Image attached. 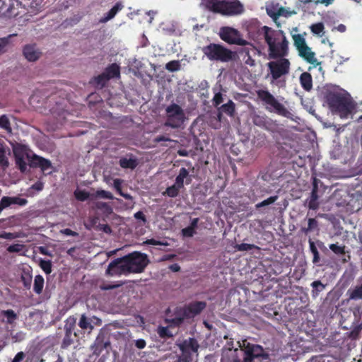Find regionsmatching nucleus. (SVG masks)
<instances>
[{
	"label": "nucleus",
	"mask_w": 362,
	"mask_h": 362,
	"mask_svg": "<svg viewBox=\"0 0 362 362\" xmlns=\"http://www.w3.org/2000/svg\"><path fill=\"white\" fill-rule=\"evenodd\" d=\"M260 33L263 35L268 46V54L270 59H276L288 55L289 42L284 31L264 25L261 28Z\"/></svg>",
	"instance_id": "nucleus-1"
},
{
	"label": "nucleus",
	"mask_w": 362,
	"mask_h": 362,
	"mask_svg": "<svg viewBox=\"0 0 362 362\" xmlns=\"http://www.w3.org/2000/svg\"><path fill=\"white\" fill-rule=\"evenodd\" d=\"M202 53L210 61L228 63L235 61L237 53L220 43H210L202 48Z\"/></svg>",
	"instance_id": "nucleus-2"
},
{
	"label": "nucleus",
	"mask_w": 362,
	"mask_h": 362,
	"mask_svg": "<svg viewBox=\"0 0 362 362\" xmlns=\"http://www.w3.org/2000/svg\"><path fill=\"white\" fill-rule=\"evenodd\" d=\"M13 153L15 158H27L30 167L40 168L43 173H47L52 168V163L49 160L35 153L30 155V151L25 145L17 144L13 148Z\"/></svg>",
	"instance_id": "nucleus-3"
},
{
	"label": "nucleus",
	"mask_w": 362,
	"mask_h": 362,
	"mask_svg": "<svg viewBox=\"0 0 362 362\" xmlns=\"http://www.w3.org/2000/svg\"><path fill=\"white\" fill-rule=\"evenodd\" d=\"M325 100L331 110L338 112L341 117H346L351 114L353 108L351 102L341 93L327 91L325 94Z\"/></svg>",
	"instance_id": "nucleus-4"
},
{
	"label": "nucleus",
	"mask_w": 362,
	"mask_h": 362,
	"mask_svg": "<svg viewBox=\"0 0 362 362\" xmlns=\"http://www.w3.org/2000/svg\"><path fill=\"white\" fill-rule=\"evenodd\" d=\"M206 306L204 301H194L176 312L175 317L166 318L165 322L173 327H178L182 324L185 318H191L199 315Z\"/></svg>",
	"instance_id": "nucleus-5"
},
{
	"label": "nucleus",
	"mask_w": 362,
	"mask_h": 362,
	"mask_svg": "<svg viewBox=\"0 0 362 362\" xmlns=\"http://www.w3.org/2000/svg\"><path fill=\"white\" fill-rule=\"evenodd\" d=\"M238 344L241 352L244 353L243 362H262L269 358V354L259 344H251L246 340L242 344L238 341Z\"/></svg>",
	"instance_id": "nucleus-6"
},
{
	"label": "nucleus",
	"mask_w": 362,
	"mask_h": 362,
	"mask_svg": "<svg viewBox=\"0 0 362 362\" xmlns=\"http://www.w3.org/2000/svg\"><path fill=\"white\" fill-rule=\"evenodd\" d=\"M186 116L184 110L176 103H171L165 108V126L173 129L180 128L185 122Z\"/></svg>",
	"instance_id": "nucleus-7"
},
{
	"label": "nucleus",
	"mask_w": 362,
	"mask_h": 362,
	"mask_svg": "<svg viewBox=\"0 0 362 362\" xmlns=\"http://www.w3.org/2000/svg\"><path fill=\"white\" fill-rule=\"evenodd\" d=\"M176 345L180 350L177 362H192L193 356L198 354L199 344L197 340L193 337H189L188 339L177 341Z\"/></svg>",
	"instance_id": "nucleus-8"
},
{
	"label": "nucleus",
	"mask_w": 362,
	"mask_h": 362,
	"mask_svg": "<svg viewBox=\"0 0 362 362\" xmlns=\"http://www.w3.org/2000/svg\"><path fill=\"white\" fill-rule=\"evenodd\" d=\"M258 98L267 105V110L269 112H275L276 114L287 117L288 110L280 103L277 99L268 90H259L257 92Z\"/></svg>",
	"instance_id": "nucleus-9"
},
{
	"label": "nucleus",
	"mask_w": 362,
	"mask_h": 362,
	"mask_svg": "<svg viewBox=\"0 0 362 362\" xmlns=\"http://www.w3.org/2000/svg\"><path fill=\"white\" fill-rule=\"evenodd\" d=\"M129 273L142 272L148 263L147 255L138 252L124 256Z\"/></svg>",
	"instance_id": "nucleus-10"
},
{
	"label": "nucleus",
	"mask_w": 362,
	"mask_h": 362,
	"mask_svg": "<svg viewBox=\"0 0 362 362\" xmlns=\"http://www.w3.org/2000/svg\"><path fill=\"white\" fill-rule=\"evenodd\" d=\"M279 60L272 61L267 64L272 81H276L282 76L289 73L291 63L286 57L279 58Z\"/></svg>",
	"instance_id": "nucleus-11"
},
{
	"label": "nucleus",
	"mask_w": 362,
	"mask_h": 362,
	"mask_svg": "<svg viewBox=\"0 0 362 362\" xmlns=\"http://www.w3.org/2000/svg\"><path fill=\"white\" fill-rule=\"evenodd\" d=\"M219 37L222 40L230 45H246V41L240 37L238 30L231 27L221 28Z\"/></svg>",
	"instance_id": "nucleus-12"
},
{
	"label": "nucleus",
	"mask_w": 362,
	"mask_h": 362,
	"mask_svg": "<svg viewBox=\"0 0 362 362\" xmlns=\"http://www.w3.org/2000/svg\"><path fill=\"white\" fill-rule=\"evenodd\" d=\"M240 354L241 348H235L233 340L230 339L223 349L221 362H240Z\"/></svg>",
	"instance_id": "nucleus-13"
},
{
	"label": "nucleus",
	"mask_w": 362,
	"mask_h": 362,
	"mask_svg": "<svg viewBox=\"0 0 362 362\" xmlns=\"http://www.w3.org/2000/svg\"><path fill=\"white\" fill-rule=\"evenodd\" d=\"M129 274L124 257L112 260L108 265L105 274L110 276Z\"/></svg>",
	"instance_id": "nucleus-14"
},
{
	"label": "nucleus",
	"mask_w": 362,
	"mask_h": 362,
	"mask_svg": "<svg viewBox=\"0 0 362 362\" xmlns=\"http://www.w3.org/2000/svg\"><path fill=\"white\" fill-rule=\"evenodd\" d=\"M244 11V6L238 0L232 1H225L223 15L235 16L240 15Z\"/></svg>",
	"instance_id": "nucleus-15"
},
{
	"label": "nucleus",
	"mask_w": 362,
	"mask_h": 362,
	"mask_svg": "<svg viewBox=\"0 0 362 362\" xmlns=\"http://www.w3.org/2000/svg\"><path fill=\"white\" fill-rule=\"evenodd\" d=\"M23 54L29 62H36L42 55V52L36 47L35 45H25L23 49Z\"/></svg>",
	"instance_id": "nucleus-16"
},
{
	"label": "nucleus",
	"mask_w": 362,
	"mask_h": 362,
	"mask_svg": "<svg viewBox=\"0 0 362 362\" xmlns=\"http://www.w3.org/2000/svg\"><path fill=\"white\" fill-rule=\"evenodd\" d=\"M318 187L317 180L315 178L313 185L312 192L310 196L308 199V206L310 209L316 210L319 208L318 202Z\"/></svg>",
	"instance_id": "nucleus-17"
},
{
	"label": "nucleus",
	"mask_w": 362,
	"mask_h": 362,
	"mask_svg": "<svg viewBox=\"0 0 362 362\" xmlns=\"http://www.w3.org/2000/svg\"><path fill=\"white\" fill-rule=\"evenodd\" d=\"M298 54L299 56L303 58L307 62L313 65L319 64L317 59L315 58V52H313L308 45L298 50Z\"/></svg>",
	"instance_id": "nucleus-18"
},
{
	"label": "nucleus",
	"mask_w": 362,
	"mask_h": 362,
	"mask_svg": "<svg viewBox=\"0 0 362 362\" xmlns=\"http://www.w3.org/2000/svg\"><path fill=\"white\" fill-rule=\"evenodd\" d=\"M110 346V341H104L103 337H98L92 346L93 354L99 356L102 351Z\"/></svg>",
	"instance_id": "nucleus-19"
},
{
	"label": "nucleus",
	"mask_w": 362,
	"mask_h": 362,
	"mask_svg": "<svg viewBox=\"0 0 362 362\" xmlns=\"http://www.w3.org/2000/svg\"><path fill=\"white\" fill-rule=\"evenodd\" d=\"M225 1L221 0H207L206 7L214 13H221L223 15Z\"/></svg>",
	"instance_id": "nucleus-20"
},
{
	"label": "nucleus",
	"mask_w": 362,
	"mask_h": 362,
	"mask_svg": "<svg viewBox=\"0 0 362 362\" xmlns=\"http://www.w3.org/2000/svg\"><path fill=\"white\" fill-rule=\"evenodd\" d=\"M185 179L186 185H189L192 182V178L189 176V171L185 168H181L179 171L178 175L175 178V182L184 187V180Z\"/></svg>",
	"instance_id": "nucleus-21"
},
{
	"label": "nucleus",
	"mask_w": 362,
	"mask_h": 362,
	"mask_svg": "<svg viewBox=\"0 0 362 362\" xmlns=\"http://www.w3.org/2000/svg\"><path fill=\"white\" fill-rule=\"evenodd\" d=\"M299 79L300 83L305 90L310 91L313 88V78L310 73H302Z\"/></svg>",
	"instance_id": "nucleus-22"
},
{
	"label": "nucleus",
	"mask_w": 362,
	"mask_h": 362,
	"mask_svg": "<svg viewBox=\"0 0 362 362\" xmlns=\"http://www.w3.org/2000/svg\"><path fill=\"white\" fill-rule=\"evenodd\" d=\"M123 8L120 2H117L115 5L100 20V23H106L113 18L115 15Z\"/></svg>",
	"instance_id": "nucleus-23"
},
{
	"label": "nucleus",
	"mask_w": 362,
	"mask_h": 362,
	"mask_svg": "<svg viewBox=\"0 0 362 362\" xmlns=\"http://www.w3.org/2000/svg\"><path fill=\"white\" fill-rule=\"evenodd\" d=\"M217 110H221V112H223L229 117H234L235 113V104L233 100H229L226 103L218 107Z\"/></svg>",
	"instance_id": "nucleus-24"
},
{
	"label": "nucleus",
	"mask_w": 362,
	"mask_h": 362,
	"mask_svg": "<svg viewBox=\"0 0 362 362\" xmlns=\"http://www.w3.org/2000/svg\"><path fill=\"white\" fill-rule=\"evenodd\" d=\"M104 73L110 79L117 78L120 76V67L115 63L111 64L105 69Z\"/></svg>",
	"instance_id": "nucleus-25"
},
{
	"label": "nucleus",
	"mask_w": 362,
	"mask_h": 362,
	"mask_svg": "<svg viewBox=\"0 0 362 362\" xmlns=\"http://www.w3.org/2000/svg\"><path fill=\"white\" fill-rule=\"evenodd\" d=\"M349 300H358L362 299V284L356 286L354 288H350L347 291Z\"/></svg>",
	"instance_id": "nucleus-26"
},
{
	"label": "nucleus",
	"mask_w": 362,
	"mask_h": 362,
	"mask_svg": "<svg viewBox=\"0 0 362 362\" xmlns=\"http://www.w3.org/2000/svg\"><path fill=\"white\" fill-rule=\"evenodd\" d=\"M308 243H309L310 251L313 255L312 262L314 264H317L320 261V253L318 252V248H317L315 243L311 238H309Z\"/></svg>",
	"instance_id": "nucleus-27"
},
{
	"label": "nucleus",
	"mask_w": 362,
	"mask_h": 362,
	"mask_svg": "<svg viewBox=\"0 0 362 362\" xmlns=\"http://www.w3.org/2000/svg\"><path fill=\"white\" fill-rule=\"evenodd\" d=\"M76 337H77L76 332H74V333L65 332L64 339L61 344V348L63 349H67L69 346H71L74 343V339Z\"/></svg>",
	"instance_id": "nucleus-28"
},
{
	"label": "nucleus",
	"mask_w": 362,
	"mask_h": 362,
	"mask_svg": "<svg viewBox=\"0 0 362 362\" xmlns=\"http://www.w3.org/2000/svg\"><path fill=\"white\" fill-rule=\"evenodd\" d=\"M119 165L122 168L134 169L137 166L138 162L136 158H122L119 160Z\"/></svg>",
	"instance_id": "nucleus-29"
},
{
	"label": "nucleus",
	"mask_w": 362,
	"mask_h": 362,
	"mask_svg": "<svg viewBox=\"0 0 362 362\" xmlns=\"http://www.w3.org/2000/svg\"><path fill=\"white\" fill-rule=\"evenodd\" d=\"M315 230H318V222L314 218H308V227H303L300 229V230L305 235Z\"/></svg>",
	"instance_id": "nucleus-30"
},
{
	"label": "nucleus",
	"mask_w": 362,
	"mask_h": 362,
	"mask_svg": "<svg viewBox=\"0 0 362 362\" xmlns=\"http://www.w3.org/2000/svg\"><path fill=\"white\" fill-rule=\"evenodd\" d=\"M183 188V187L178 185L176 182L170 187L166 188L164 192V195H168L170 197H176L180 192V189Z\"/></svg>",
	"instance_id": "nucleus-31"
},
{
	"label": "nucleus",
	"mask_w": 362,
	"mask_h": 362,
	"mask_svg": "<svg viewBox=\"0 0 362 362\" xmlns=\"http://www.w3.org/2000/svg\"><path fill=\"white\" fill-rule=\"evenodd\" d=\"M44 287V278L41 275H37L34 279L33 290L35 293L40 294Z\"/></svg>",
	"instance_id": "nucleus-32"
},
{
	"label": "nucleus",
	"mask_w": 362,
	"mask_h": 362,
	"mask_svg": "<svg viewBox=\"0 0 362 362\" xmlns=\"http://www.w3.org/2000/svg\"><path fill=\"white\" fill-rule=\"evenodd\" d=\"M311 286L313 288L312 296L313 298L317 297L320 293L322 292L325 288V285H324L320 280L314 281L311 284Z\"/></svg>",
	"instance_id": "nucleus-33"
},
{
	"label": "nucleus",
	"mask_w": 362,
	"mask_h": 362,
	"mask_svg": "<svg viewBox=\"0 0 362 362\" xmlns=\"http://www.w3.org/2000/svg\"><path fill=\"white\" fill-rule=\"evenodd\" d=\"M32 274L29 271L23 270V273L21 274V281L23 284V286L26 289H30L31 287V282H32Z\"/></svg>",
	"instance_id": "nucleus-34"
},
{
	"label": "nucleus",
	"mask_w": 362,
	"mask_h": 362,
	"mask_svg": "<svg viewBox=\"0 0 362 362\" xmlns=\"http://www.w3.org/2000/svg\"><path fill=\"white\" fill-rule=\"evenodd\" d=\"M293 40L294 45L298 51L307 46L305 38L300 34L293 35Z\"/></svg>",
	"instance_id": "nucleus-35"
},
{
	"label": "nucleus",
	"mask_w": 362,
	"mask_h": 362,
	"mask_svg": "<svg viewBox=\"0 0 362 362\" xmlns=\"http://www.w3.org/2000/svg\"><path fill=\"white\" fill-rule=\"evenodd\" d=\"M9 162L6 157V151L3 144H0V166L3 168L8 167Z\"/></svg>",
	"instance_id": "nucleus-36"
},
{
	"label": "nucleus",
	"mask_w": 362,
	"mask_h": 362,
	"mask_svg": "<svg viewBox=\"0 0 362 362\" xmlns=\"http://www.w3.org/2000/svg\"><path fill=\"white\" fill-rule=\"evenodd\" d=\"M15 35H8L7 37L0 38V54L6 53L10 44V39Z\"/></svg>",
	"instance_id": "nucleus-37"
},
{
	"label": "nucleus",
	"mask_w": 362,
	"mask_h": 362,
	"mask_svg": "<svg viewBox=\"0 0 362 362\" xmlns=\"http://www.w3.org/2000/svg\"><path fill=\"white\" fill-rule=\"evenodd\" d=\"M278 198H279V197L277 195L271 196L269 198L263 200L262 202H259L257 204H255V209L257 210H259V209H261L262 207L272 204L278 199Z\"/></svg>",
	"instance_id": "nucleus-38"
},
{
	"label": "nucleus",
	"mask_w": 362,
	"mask_h": 362,
	"mask_svg": "<svg viewBox=\"0 0 362 362\" xmlns=\"http://www.w3.org/2000/svg\"><path fill=\"white\" fill-rule=\"evenodd\" d=\"M110 80V77L107 76L104 72L101 74H99L94 78V82L97 86H100V88L104 87L107 82Z\"/></svg>",
	"instance_id": "nucleus-39"
},
{
	"label": "nucleus",
	"mask_w": 362,
	"mask_h": 362,
	"mask_svg": "<svg viewBox=\"0 0 362 362\" xmlns=\"http://www.w3.org/2000/svg\"><path fill=\"white\" fill-rule=\"evenodd\" d=\"M157 333L162 339H169L173 337V333L169 330L168 327H158Z\"/></svg>",
	"instance_id": "nucleus-40"
},
{
	"label": "nucleus",
	"mask_w": 362,
	"mask_h": 362,
	"mask_svg": "<svg viewBox=\"0 0 362 362\" xmlns=\"http://www.w3.org/2000/svg\"><path fill=\"white\" fill-rule=\"evenodd\" d=\"M234 248L238 251H248L252 249L259 250V247L254 244L241 243L236 244Z\"/></svg>",
	"instance_id": "nucleus-41"
},
{
	"label": "nucleus",
	"mask_w": 362,
	"mask_h": 362,
	"mask_svg": "<svg viewBox=\"0 0 362 362\" xmlns=\"http://www.w3.org/2000/svg\"><path fill=\"white\" fill-rule=\"evenodd\" d=\"M0 128L5 129L7 132L11 131L10 120L6 115L0 116Z\"/></svg>",
	"instance_id": "nucleus-42"
},
{
	"label": "nucleus",
	"mask_w": 362,
	"mask_h": 362,
	"mask_svg": "<svg viewBox=\"0 0 362 362\" xmlns=\"http://www.w3.org/2000/svg\"><path fill=\"white\" fill-rule=\"evenodd\" d=\"M76 327V320L74 317H69L64 325L65 332L74 333Z\"/></svg>",
	"instance_id": "nucleus-43"
},
{
	"label": "nucleus",
	"mask_w": 362,
	"mask_h": 362,
	"mask_svg": "<svg viewBox=\"0 0 362 362\" xmlns=\"http://www.w3.org/2000/svg\"><path fill=\"white\" fill-rule=\"evenodd\" d=\"M1 313L6 317L8 324H12L17 319V315L13 310H3Z\"/></svg>",
	"instance_id": "nucleus-44"
},
{
	"label": "nucleus",
	"mask_w": 362,
	"mask_h": 362,
	"mask_svg": "<svg viewBox=\"0 0 362 362\" xmlns=\"http://www.w3.org/2000/svg\"><path fill=\"white\" fill-rule=\"evenodd\" d=\"M223 94L221 92H216L214 90V95L212 99L213 105L218 109L220 105L223 102Z\"/></svg>",
	"instance_id": "nucleus-45"
},
{
	"label": "nucleus",
	"mask_w": 362,
	"mask_h": 362,
	"mask_svg": "<svg viewBox=\"0 0 362 362\" xmlns=\"http://www.w3.org/2000/svg\"><path fill=\"white\" fill-rule=\"evenodd\" d=\"M78 326L83 329H92L93 328V326L90 324L89 320L86 317L85 315H81L78 322Z\"/></svg>",
	"instance_id": "nucleus-46"
},
{
	"label": "nucleus",
	"mask_w": 362,
	"mask_h": 362,
	"mask_svg": "<svg viewBox=\"0 0 362 362\" xmlns=\"http://www.w3.org/2000/svg\"><path fill=\"white\" fill-rule=\"evenodd\" d=\"M13 204L12 197H3L0 200V213L6 208Z\"/></svg>",
	"instance_id": "nucleus-47"
},
{
	"label": "nucleus",
	"mask_w": 362,
	"mask_h": 362,
	"mask_svg": "<svg viewBox=\"0 0 362 362\" xmlns=\"http://www.w3.org/2000/svg\"><path fill=\"white\" fill-rule=\"evenodd\" d=\"M329 247L336 255H343L345 254V245H338L337 243H333L330 244Z\"/></svg>",
	"instance_id": "nucleus-48"
},
{
	"label": "nucleus",
	"mask_w": 362,
	"mask_h": 362,
	"mask_svg": "<svg viewBox=\"0 0 362 362\" xmlns=\"http://www.w3.org/2000/svg\"><path fill=\"white\" fill-rule=\"evenodd\" d=\"M74 196L77 200L84 202L89 197V193L85 190H76Z\"/></svg>",
	"instance_id": "nucleus-49"
},
{
	"label": "nucleus",
	"mask_w": 362,
	"mask_h": 362,
	"mask_svg": "<svg viewBox=\"0 0 362 362\" xmlns=\"http://www.w3.org/2000/svg\"><path fill=\"white\" fill-rule=\"evenodd\" d=\"M165 68L170 71H178L180 68V63L177 60L170 61L166 64Z\"/></svg>",
	"instance_id": "nucleus-50"
},
{
	"label": "nucleus",
	"mask_w": 362,
	"mask_h": 362,
	"mask_svg": "<svg viewBox=\"0 0 362 362\" xmlns=\"http://www.w3.org/2000/svg\"><path fill=\"white\" fill-rule=\"evenodd\" d=\"M41 269L47 274L52 272V262L49 260H41L40 262Z\"/></svg>",
	"instance_id": "nucleus-51"
},
{
	"label": "nucleus",
	"mask_w": 362,
	"mask_h": 362,
	"mask_svg": "<svg viewBox=\"0 0 362 362\" xmlns=\"http://www.w3.org/2000/svg\"><path fill=\"white\" fill-rule=\"evenodd\" d=\"M324 24L322 23H317L315 24H313L310 26V30L313 33L316 35H320L323 30H324Z\"/></svg>",
	"instance_id": "nucleus-52"
},
{
	"label": "nucleus",
	"mask_w": 362,
	"mask_h": 362,
	"mask_svg": "<svg viewBox=\"0 0 362 362\" xmlns=\"http://www.w3.org/2000/svg\"><path fill=\"white\" fill-rule=\"evenodd\" d=\"M96 197L103 198V199H113L114 197L112 194L108 191H105L103 189H100L96 191Z\"/></svg>",
	"instance_id": "nucleus-53"
},
{
	"label": "nucleus",
	"mask_w": 362,
	"mask_h": 362,
	"mask_svg": "<svg viewBox=\"0 0 362 362\" xmlns=\"http://www.w3.org/2000/svg\"><path fill=\"white\" fill-rule=\"evenodd\" d=\"M16 164L21 173H25L27 170V163L25 158H15Z\"/></svg>",
	"instance_id": "nucleus-54"
},
{
	"label": "nucleus",
	"mask_w": 362,
	"mask_h": 362,
	"mask_svg": "<svg viewBox=\"0 0 362 362\" xmlns=\"http://www.w3.org/2000/svg\"><path fill=\"white\" fill-rule=\"evenodd\" d=\"M24 248V245L23 244H13L8 247L7 251L8 252H21Z\"/></svg>",
	"instance_id": "nucleus-55"
},
{
	"label": "nucleus",
	"mask_w": 362,
	"mask_h": 362,
	"mask_svg": "<svg viewBox=\"0 0 362 362\" xmlns=\"http://www.w3.org/2000/svg\"><path fill=\"white\" fill-rule=\"evenodd\" d=\"M181 233L184 237L191 238L196 233V230H194L191 227L187 226L182 229Z\"/></svg>",
	"instance_id": "nucleus-56"
},
{
	"label": "nucleus",
	"mask_w": 362,
	"mask_h": 362,
	"mask_svg": "<svg viewBox=\"0 0 362 362\" xmlns=\"http://www.w3.org/2000/svg\"><path fill=\"white\" fill-rule=\"evenodd\" d=\"M96 230L103 231L107 234H110L112 232V229L108 224L99 223L98 226H96Z\"/></svg>",
	"instance_id": "nucleus-57"
},
{
	"label": "nucleus",
	"mask_w": 362,
	"mask_h": 362,
	"mask_svg": "<svg viewBox=\"0 0 362 362\" xmlns=\"http://www.w3.org/2000/svg\"><path fill=\"white\" fill-rule=\"evenodd\" d=\"M13 204H18L19 206H25L28 203V200L19 197H12Z\"/></svg>",
	"instance_id": "nucleus-58"
},
{
	"label": "nucleus",
	"mask_w": 362,
	"mask_h": 362,
	"mask_svg": "<svg viewBox=\"0 0 362 362\" xmlns=\"http://www.w3.org/2000/svg\"><path fill=\"white\" fill-rule=\"evenodd\" d=\"M119 286V284H112L108 283H103L100 285V288L103 291H108L116 288Z\"/></svg>",
	"instance_id": "nucleus-59"
},
{
	"label": "nucleus",
	"mask_w": 362,
	"mask_h": 362,
	"mask_svg": "<svg viewBox=\"0 0 362 362\" xmlns=\"http://www.w3.org/2000/svg\"><path fill=\"white\" fill-rule=\"evenodd\" d=\"M281 9L282 8H280L278 11H274L272 9L267 8V13L274 20H276L281 16L280 11Z\"/></svg>",
	"instance_id": "nucleus-60"
},
{
	"label": "nucleus",
	"mask_w": 362,
	"mask_h": 362,
	"mask_svg": "<svg viewBox=\"0 0 362 362\" xmlns=\"http://www.w3.org/2000/svg\"><path fill=\"white\" fill-rule=\"evenodd\" d=\"M122 182H123V180L121 179H119V178L114 180L113 187L119 194L122 192Z\"/></svg>",
	"instance_id": "nucleus-61"
},
{
	"label": "nucleus",
	"mask_w": 362,
	"mask_h": 362,
	"mask_svg": "<svg viewBox=\"0 0 362 362\" xmlns=\"http://www.w3.org/2000/svg\"><path fill=\"white\" fill-rule=\"evenodd\" d=\"M16 238H18V235L16 233H8V232L0 233V238L6 239V240H13Z\"/></svg>",
	"instance_id": "nucleus-62"
},
{
	"label": "nucleus",
	"mask_w": 362,
	"mask_h": 362,
	"mask_svg": "<svg viewBox=\"0 0 362 362\" xmlns=\"http://www.w3.org/2000/svg\"><path fill=\"white\" fill-rule=\"evenodd\" d=\"M25 358V354L23 351L17 353L11 362H22Z\"/></svg>",
	"instance_id": "nucleus-63"
},
{
	"label": "nucleus",
	"mask_w": 362,
	"mask_h": 362,
	"mask_svg": "<svg viewBox=\"0 0 362 362\" xmlns=\"http://www.w3.org/2000/svg\"><path fill=\"white\" fill-rule=\"evenodd\" d=\"M61 233L64 235H69V236H74V237H76V236H78V233L72 230L70 228H65V229H63L61 230Z\"/></svg>",
	"instance_id": "nucleus-64"
}]
</instances>
